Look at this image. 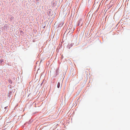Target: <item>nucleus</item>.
<instances>
[{
    "label": "nucleus",
    "instance_id": "5",
    "mask_svg": "<svg viewBox=\"0 0 130 130\" xmlns=\"http://www.w3.org/2000/svg\"><path fill=\"white\" fill-rule=\"evenodd\" d=\"M51 11L52 9H49L47 10L46 12L48 15L50 16L51 15Z\"/></svg>",
    "mask_w": 130,
    "mask_h": 130
},
{
    "label": "nucleus",
    "instance_id": "4",
    "mask_svg": "<svg viewBox=\"0 0 130 130\" xmlns=\"http://www.w3.org/2000/svg\"><path fill=\"white\" fill-rule=\"evenodd\" d=\"M3 29L4 30H6L8 29L9 27L8 26V25L7 24H4L3 27H2Z\"/></svg>",
    "mask_w": 130,
    "mask_h": 130
},
{
    "label": "nucleus",
    "instance_id": "2",
    "mask_svg": "<svg viewBox=\"0 0 130 130\" xmlns=\"http://www.w3.org/2000/svg\"><path fill=\"white\" fill-rule=\"evenodd\" d=\"M83 22L82 19L81 18H80L78 21L77 26H79L80 25V26H82L83 24Z\"/></svg>",
    "mask_w": 130,
    "mask_h": 130
},
{
    "label": "nucleus",
    "instance_id": "16",
    "mask_svg": "<svg viewBox=\"0 0 130 130\" xmlns=\"http://www.w3.org/2000/svg\"><path fill=\"white\" fill-rule=\"evenodd\" d=\"M10 86V88H11V85H8V86Z\"/></svg>",
    "mask_w": 130,
    "mask_h": 130
},
{
    "label": "nucleus",
    "instance_id": "14",
    "mask_svg": "<svg viewBox=\"0 0 130 130\" xmlns=\"http://www.w3.org/2000/svg\"><path fill=\"white\" fill-rule=\"evenodd\" d=\"M112 5H110L109 6V8H109H110L111 7H112Z\"/></svg>",
    "mask_w": 130,
    "mask_h": 130
},
{
    "label": "nucleus",
    "instance_id": "18",
    "mask_svg": "<svg viewBox=\"0 0 130 130\" xmlns=\"http://www.w3.org/2000/svg\"><path fill=\"white\" fill-rule=\"evenodd\" d=\"M55 3H53V6H54V5H55Z\"/></svg>",
    "mask_w": 130,
    "mask_h": 130
},
{
    "label": "nucleus",
    "instance_id": "15",
    "mask_svg": "<svg viewBox=\"0 0 130 130\" xmlns=\"http://www.w3.org/2000/svg\"><path fill=\"white\" fill-rule=\"evenodd\" d=\"M7 106H6V107H4V109H5L6 110V109H7Z\"/></svg>",
    "mask_w": 130,
    "mask_h": 130
},
{
    "label": "nucleus",
    "instance_id": "10",
    "mask_svg": "<svg viewBox=\"0 0 130 130\" xmlns=\"http://www.w3.org/2000/svg\"><path fill=\"white\" fill-rule=\"evenodd\" d=\"M14 17L12 16H11V17L10 18V21L11 22L13 20Z\"/></svg>",
    "mask_w": 130,
    "mask_h": 130
},
{
    "label": "nucleus",
    "instance_id": "24",
    "mask_svg": "<svg viewBox=\"0 0 130 130\" xmlns=\"http://www.w3.org/2000/svg\"><path fill=\"white\" fill-rule=\"evenodd\" d=\"M53 83H54V82H53Z\"/></svg>",
    "mask_w": 130,
    "mask_h": 130
},
{
    "label": "nucleus",
    "instance_id": "21",
    "mask_svg": "<svg viewBox=\"0 0 130 130\" xmlns=\"http://www.w3.org/2000/svg\"><path fill=\"white\" fill-rule=\"evenodd\" d=\"M55 80V78H54L53 79V80L54 81Z\"/></svg>",
    "mask_w": 130,
    "mask_h": 130
},
{
    "label": "nucleus",
    "instance_id": "25",
    "mask_svg": "<svg viewBox=\"0 0 130 130\" xmlns=\"http://www.w3.org/2000/svg\"><path fill=\"white\" fill-rule=\"evenodd\" d=\"M36 1H38V0H36Z\"/></svg>",
    "mask_w": 130,
    "mask_h": 130
},
{
    "label": "nucleus",
    "instance_id": "22",
    "mask_svg": "<svg viewBox=\"0 0 130 130\" xmlns=\"http://www.w3.org/2000/svg\"><path fill=\"white\" fill-rule=\"evenodd\" d=\"M79 92H78L77 93V94H79Z\"/></svg>",
    "mask_w": 130,
    "mask_h": 130
},
{
    "label": "nucleus",
    "instance_id": "11",
    "mask_svg": "<svg viewBox=\"0 0 130 130\" xmlns=\"http://www.w3.org/2000/svg\"><path fill=\"white\" fill-rule=\"evenodd\" d=\"M8 81L10 84H12V81L10 79H9L8 80Z\"/></svg>",
    "mask_w": 130,
    "mask_h": 130
},
{
    "label": "nucleus",
    "instance_id": "6",
    "mask_svg": "<svg viewBox=\"0 0 130 130\" xmlns=\"http://www.w3.org/2000/svg\"><path fill=\"white\" fill-rule=\"evenodd\" d=\"M73 44L72 43L69 44L67 46V48L68 49H70V48L72 46Z\"/></svg>",
    "mask_w": 130,
    "mask_h": 130
},
{
    "label": "nucleus",
    "instance_id": "13",
    "mask_svg": "<svg viewBox=\"0 0 130 130\" xmlns=\"http://www.w3.org/2000/svg\"><path fill=\"white\" fill-rule=\"evenodd\" d=\"M42 26H43V28H45V24L44 25H43Z\"/></svg>",
    "mask_w": 130,
    "mask_h": 130
},
{
    "label": "nucleus",
    "instance_id": "12",
    "mask_svg": "<svg viewBox=\"0 0 130 130\" xmlns=\"http://www.w3.org/2000/svg\"><path fill=\"white\" fill-rule=\"evenodd\" d=\"M12 93V91H10L9 92V93H8V96L9 97V94H11Z\"/></svg>",
    "mask_w": 130,
    "mask_h": 130
},
{
    "label": "nucleus",
    "instance_id": "1",
    "mask_svg": "<svg viewBox=\"0 0 130 130\" xmlns=\"http://www.w3.org/2000/svg\"><path fill=\"white\" fill-rule=\"evenodd\" d=\"M59 69L58 68L56 69L55 73L53 76V77H56L57 75L59 74Z\"/></svg>",
    "mask_w": 130,
    "mask_h": 130
},
{
    "label": "nucleus",
    "instance_id": "20",
    "mask_svg": "<svg viewBox=\"0 0 130 130\" xmlns=\"http://www.w3.org/2000/svg\"><path fill=\"white\" fill-rule=\"evenodd\" d=\"M62 57H61V59H62L63 58V56L62 55V56H61Z\"/></svg>",
    "mask_w": 130,
    "mask_h": 130
},
{
    "label": "nucleus",
    "instance_id": "23",
    "mask_svg": "<svg viewBox=\"0 0 130 130\" xmlns=\"http://www.w3.org/2000/svg\"><path fill=\"white\" fill-rule=\"evenodd\" d=\"M35 113H33V114L34 115Z\"/></svg>",
    "mask_w": 130,
    "mask_h": 130
},
{
    "label": "nucleus",
    "instance_id": "17",
    "mask_svg": "<svg viewBox=\"0 0 130 130\" xmlns=\"http://www.w3.org/2000/svg\"><path fill=\"white\" fill-rule=\"evenodd\" d=\"M44 82V81H42V83H41V85H42V84H43V82Z\"/></svg>",
    "mask_w": 130,
    "mask_h": 130
},
{
    "label": "nucleus",
    "instance_id": "19",
    "mask_svg": "<svg viewBox=\"0 0 130 130\" xmlns=\"http://www.w3.org/2000/svg\"><path fill=\"white\" fill-rule=\"evenodd\" d=\"M74 30L72 31V32H71V33H73V31H74Z\"/></svg>",
    "mask_w": 130,
    "mask_h": 130
},
{
    "label": "nucleus",
    "instance_id": "3",
    "mask_svg": "<svg viewBox=\"0 0 130 130\" xmlns=\"http://www.w3.org/2000/svg\"><path fill=\"white\" fill-rule=\"evenodd\" d=\"M33 121V120H32V118H31L30 119L29 121L26 122L24 124V125H26L27 124L29 125Z\"/></svg>",
    "mask_w": 130,
    "mask_h": 130
},
{
    "label": "nucleus",
    "instance_id": "7",
    "mask_svg": "<svg viewBox=\"0 0 130 130\" xmlns=\"http://www.w3.org/2000/svg\"><path fill=\"white\" fill-rule=\"evenodd\" d=\"M4 60L3 59H1L0 60V63L1 64V65L4 64Z\"/></svg>",
    "mask_w": 130,
    "mask_h": 130
},
{
    "label": "nucleus",
    "instance_id": "9",
    "mask_svg": "<svg viewBox=\"0 0 130 130\" xmlns=\"http://www.w3.org/2000/svg\"><path fill=\"white\" fill-rule=\"evenodd\" d=\"M63 24V23L62 22H61L60 23L58 24V27H62Z\"/></svg>",
    "mask_w": 130,
    "mask_h": 130
},
{
    "label": "nucleus",
    "instance_id": "8",
    "mask_svg": "<svg viewBox=\"0 0 130 130\" xmlns=\"http://www.w3.org/2000/svg\"><path fill=\"white\" fill-rule=\"evenodd\" d=\"M62 84L61 85V86H60V83L59 82H58L57 84V88H59L60 87L61 89L62 87Z\"/></svg>",
    "mask_w": 130,
    "mask_h": 130
}]
</instances>
